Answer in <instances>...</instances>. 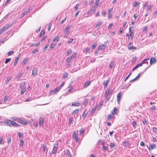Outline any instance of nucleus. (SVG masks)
<instances>
[{
    "instance_id": "nucleus-49",
    "label": "nucleus",
    "mask_w": 157,
    "mask_h": 157,
    "mask_svg": "<svg viewBox=\"0 0 157 157\" xmlns=\"http://www.w3.org/2000/svg\"><path fill=\"white\" fill-rule=\"evenodd\" d=\"M70 32L69 31H67L64 35V37H66L70 33Z\"/></svg>"
},
{
    "instance_id": "nucleus-60",
    "label": "nucleus",
    "mask_w": 157,
    "mask_h": 157,
    "mask_svg": "<svg viewBox=\"0 0 157 157\" xmlns=\"http://www.w3.org/2000/svg\"><path fill=\"white\" fill-rule=\"evenodd\" d=\"M19 136V138H21L23 136V134L21 133L20 132L18 133Z\"/></svg>"
},
{
    "instance_id": "nucleus-12",
    "label": "nucleus",
    "mask_w": 157,
    "mask_h": 157,
    "mask_svg": "<svg viewBox=\"0 0 157 157\" xmlns=\"http://www.w3.org/2000/svg\"><path fill=\"white\" fill-rule=\"evenodd\" d=\"M37 69L36 68H35L33 69V71L32 73V74L34 76H35L37 75Z\"/></svg>"
},
{
    "instance_id": "nucleus-19",
    "label": "nucleus",
    "mask_w": 157,
    "mask_h": 157,
    "mask_svg": "<svg viewBox=\"0 0 157 157\" xmlns=\"http://www.w3.org/2000/svg\"><path fill=\"white\" fill-rule=\"evenodd\" d=\"M155 62V58H151L150 60V64L151 65Z\"/></svg>"
},
{
    "instance_id": "nucleus-17",
    "label": "nucleus",
    "mask_w": 157,
    "mask_h": 157,
    "mask_svg": "<svg viewBox=\"0 0 157 157\" xmlns=\"http://www.w3.org/2000/svg\"><path fill=\"white\" fill-rule=\"evenodd\" d=\"M115 61L113 60H111L109 64V67L110 69H112L113 66L114 65Z\"/></svg>"
},
{
    "instance_id": "nucleus-42",
    "label": "nucleus",
    "mask_w": 157,
    "mask_h": 157,
    "mask_svg": "<svg viewBox=\"0 0 157 157\" xmlns=\"http://www.w3.org/2000/svg\"><path fill=\"white\" fill-rule=\"evenodd\" d=\"M14 52L13 51H10L7 53L8 56L12 55L13 54Z\"/></svg>"
},
{
    "instance_id": "nucleus-64",
    "label": "nucleus",
    "mask_w": 157,
    "mask_h": 157,
    "mask_svg": "<svg viewBox=\"0 0 157 157\" xmlns=\"http://www.w3.org/2000/svg\"><path fill=\"white\" fill-rule=\"evenodd\" d=\"M141 66H142V64L139 63L137 65H136L135 67L136 68H137L138 67H140Z\"/></svg>"
},
{
    "instance_id": "nucleus-61",
    "label": "nucleus",
    "mask_w": 157,
    "mask_h": 157,
    "mask_svg": "<svg viewBox=\"0 0 157 157\" xmlns=\"http://www.w3.org/2000/svg\"><path fill=\"white\" fill-rule=\"evenodd\" d=\"M113 24H112V23L110 24L109 25L108 29H110L113 26Z\"/></svg>"
},
{
    "instance_id": "nucleus-62",
    "label": "nucleus",
    "mask_w": 157,
    "mask_h": 157,
    "mask_svg": "<svg viewBox=\"0 0 157 157\" xmlns=\"http://www.w3.org/2000/svg\"><path fill=\"white\" fill-rule=\"evenodd\" d=\"M138 15L137 13L133 15V17L134 18L135 20H136L137 17L138 16Z\"/></svg>"
},
{
    "instance_id": "nucleus-43",
    "label": "nucleus",
    "mask_w": 157,
    "mask_h": 157,
    "mask_svg": "<svg viewBox=\"0 0 157 157\" xmlns=\"http://www.w3.org/2000/svg\"><path fill=\"white\" fill-rule=\"evenodd\" d=\"M78 112V109H77L73 111V112L72 113V114H77Z\"/></svg>"
},
{
    "instance_id": "nucleus-25",
    "label": "nucleus",
    "mask_w": 157,
    "mask_h": 157,
    "mask_svg": "<svg viewBox=\"0 0 157 157\" xmlns=\"http://www.w3.org/2000/svg\"><path fill=\"white\" fill-rule=\"evenodd\" d=\"M140 3V2H135L133 4V6H136L137 5H139Z\"/></svg>"
},
{
    "instance_id": "nucleus-32",
    "label": "nucleus",
    "mask_w": 157,
    "mask_h": 157,
    "mask_svg": "<svg viewBox=\"0 0 157 157\" xmlns=\"http://www.w3.org/2000/svg\"><path fill=\"white\" fill-rule=\"evenodd\" d=\"M19 123H20L21 124H22V122L23 120L19 117L17 118V121Z\"/></svg>"
},
{
    "instance_id": "nucleus-10",
    "label": "nucleus",
    "mask_w": 157,
    "mask_h": 157,
    "mask_svg": "<svg viewBox=\"0 0 157 157\" xmlns=\"http://www.w3.org/2000/svg\"><path fill=\"white\" fill-rule=\"evenodd\" d=\"M29 12V9L27 10L24 11L22 13L21 15L20 18H21L23 17L25 15Z\"/></svg>"
},
{
    "instance_id": "nucleus-39",
    "label": "nucleus",
    "mask_w": 157,
    "mask_h": 157,
    "mask_svg": "<svg viewBox=\"0 0 157 157\" xmlns=\"http://www.w3.org/2000/svg\"><path fill=\"white\" fill-rule=\"evenodd\" d=\"M45 33V32L44 30H42L40 32V36L41 37L42 36H43L44 35Z\"/></svg>"
},
{
    "instance_id": "nucleus-45",
    "label": "nucleus",
    "mask_w": 157,
    "mask_h": 157,
    "mask_svg": "<svg viewBox=\"0 0 157 157\" xmlns=\"http://www.w3.org/2000/svg\"><path fill=\"white\" fill-rule=\"evenodd\" d=\"M142 122L144 124L147 125V121L145 119H144L142 120Z\"/></svg>"
},
{
    "instance_id": "nucleus-46",
    "label": "nucleus",
    "mask_w": 157,
    "mask_h": 157,
    "mask_svg": "<svg viewBox=\"0 0 157 157\" xmlns=\"http://www.w3.org/2000/svg\"><path fill=\"white\" fill-rule=\"evenodd\" d=\"M60 89L59 86L55 88V89L53 91L56 93Z\"/></svg>"
},
{
    "instance_id": "nucleus-31",
    "label": "nucleus",
    "mask_w": 157,
    "mask_h": 157,
    "mask_svg": "<svg viewBox=\"0 0 157 157\" xmlns=\"http://www.w3.org/2000/svg\"><path fill=\"white\" fill-rule=\"evenodd\" d=\"M19 123H20L21 124H22V122L23 120L19 117L17 118V121Z\"/></svg>"
},
{
    "instance_id": "nucleus-24",
    "label": "nucleus",
    "mask_w": 157,
    "mask_h": 157,
    "mask_svg": "<svg viewBox=\"0 0 157 157\" xmlns=\"http://www.w3.org/2000/svg\"><path fill=\"white\" fill-rule=\"evenodd\" d=\"M129 141L128 140L124 142V146L126 147H127L128 146H129Z\"/></svg>"
},
{
    "instance_id": "nucleus-4",
    "label": "nucleus",
    "mask_w": 157,
    "mask_h": 157,
    "mask_svg": "<svg viewBox=\"0 0 157 157\" xmlns=\"http://www.w3.org/2000/svg\"><path fill=\"white\" fill-rule=\"evenodd\" d=\"M11 126L10 127H18L19 126V125L13 121H11Z\"/></svg>"
},
{
    "instance_id": "nucleus-50",
    "label": "nucleus",
    "mask_w": 157,
    "mask_h": 157,
    "mask_svg": "<svg viewBox=\"0 0 157 157\" xmlns=\"http://www.w3.org/2000/svg\"><path fill=\"white\" fill-rule=\"evenodd\" d=\"M102 149L104 150H108V147L105 146H102Z\"/></svg>"
},
{
    "instance_id": "nucleus-52",
    "label": "nucleus",
    "mask_w": 157,
    "mask_h": 157,
    "mask_svg": "<svg viewBox=\"0 0 157 157\" xmlns=\"http://www.w3.org/2000/svg\"><path fill=\"white\" fill-rule=\"evenodd\" d=\"M99 1H100V0H96L95 4L96 5V6H99V4H100V3H99Z\"/></svg>"
},
{
    "instance_id": "nucleus-11",
    "label": "nucleus",
    "mask_w": 157,
    "mask_h": 157,
    "mask_svg": "<svg viewBox=\"0 0 157 157\" xmlns=\"http://www.w3.org/2000/svg\"><path fill=\"white\" fill-rule=\"evenodd\" d=\"M42 149L43 152H44L47 150V152L48 149H47V144H44L43 145Z\"/></svg>"
},
{
    "instance_id": "nucleus-2",
    "label": "nucleus",
    "mask_w": 157,
    "mask_h": 157,
    "mask_svg": "<svg viewBox=\"0 0 157 157\" xmlns=\"http://www.w3.org/2000/svg\"><path fill=\"white\" fill-rule=\"evenodd\" d=\"M78 131H74V133L72 135V138L73 139H75V140L76 141V142H77L78 141Z\"/></svg>"
},
{
    "instance_id": "nucleus-13",
    "label": "nucleus",
    "mask_w": 157,
    "mask_h": 157,
    "mask_svg": "<svg viewBox=\"0 0 157 157\" xmlns=\"http://www.w3.org/2000/svg\"><path fill=\"white\" fill-rule=\"evenodd\" d=\"M20 57V54H19L18 55H17V57L15 59V62L14 64V65L15 66L17 63L18 61V59Z\"/></svg>"
},
{
    "instance_id": "nucleus-51",
    "label": "nucleus",
    "mask_w": 157,
    "mask_h": 157,
    "mask_svg": "<svg viewBox=\"0 0 157 157\" xmlns=\"http://www.w3.org/2000/svg\"><path fill=\"white\" fill-rule=\"evenodd\" d=\"M40 44V42H39L38 43H35L34 44H31V46H37L39 45Z\"/></svg>"
},
{
    "instance_id": "nucleus-53",
    "label": "nucleus",
    "mask_w": 157,
    "mask_h": 157,
    "mask_svg": "<svg viewBox=\"0 0 157 157\" xmlns=\"http://www.w3.org/2000/svg\"><path fill=\"white\" fill-rule=\"evenodd\" d=\"M21 89H22V90H21V94H22L25 92V91L26 90V89L24 88H21Z\"/></svg>"
},
{
    "instance_id": "nucleus-3",
    "label": "nucleus",
    "mask_w": 157,
    "mask_h": 157,
    "mask_svg": "<svg viewBox=\"0 0 157 157\" xmlns=\"http://www.w3.org/2000/svg\"><path fill=\"white\" fill-rule=\"evenodd\" d=\"M106 47V46L105 44H103L102 45H99L98 47V51H99L100 50H103V49H105Z\"/></svg>"
},
{
    "instance_id": "nucleus-40",
    "label": "nucleus",
    "mask_w": 157,
    "mask_h": 157,
    "mask_svg": "<svg viewBox=\"0 0 157 157\" xmlns=\"http://www.w3.org/2000/svg\"><path fill=\"white\" fill-rule=\"evenodd\" d=\"M72 58V57H68L66 59V61L67 63H69L70 62L71 59Z\"/></svg>"
},
{
    "instance_id": "nucleus-6",
    "label": "nucleus",
    "mask_w": 157,
    "mask_h": 157,
    "mask_svg": "<svg viewBox=\"0 0 157 157\" xmlns=\"http://www.w3.org/2000/svg\"><path fill=\"white\" fill-rule=\"evenodd\" d=\"M121 92H120L117 95V101L118 103H119L121 100Z\"/></svg>"
},
{
    "instance_id": "nucleus-28",
    "label": "nucleus",
    "mask_w": 157,
    "mask_h": 157,
    "mask_svg": "<svg viewBox=\"0 0 157 157\" xmlns=\"http://www.w3.org/2000/svg\"><path fill=\"white\" fill-rule=\"evenodd\" d=\"M128 48L129 50H136V48L134 46H132L131 47H128Z\"/></svg>"
},
{
    "instance_id": "nucleus-7",
    "label": "nucleus",
    "mask_w": 157,
    "mask_h": 157,
    "mask_svg": "<svg viewBox=\"0 0 157 157\" xmlns=\"http://www.w3.org/2000/svg\"><path fill=\"white\" fill-rule=\"evenodd\" d=\"M39 124L40 126H44V119L42 117H40L39 118Z\"/></svg>"
},
{
    "instance_id": "nucleus-30",
    "label": "nucleus",
    "mask_w": 157,
    "mask_h": 157,
    "mask_svg": "<svg viewBox=\"0 0 157 157\" xmlns=\"http://www.w3.org/2000/svg\"><path fill=\"white\" fill-rule=\"evenodd\" d=\"M19 123H20L21 124H22V122L23 120L19 117L17 118V121Z\"/></svg>"
},
{
    "instance_id": "nucleus-55",
    "label": "nucleus",
    "mask_w": 157,
    "mask_h": 157,
    "mask_svg": "<svg viewBox=\"0 0 157 157\" xmlns=\"http://www.w3.org/2000/svg\"><path fill=\"white\" fill-rule=\"evenodd\" d=\"M38 51V49L36 48V49H33V50L32 51V52L33 54H35Z\"/></svg>"
},
{
    "instance_id": "nucleus-48",
    "label": "nucleus",
    "mask_w": 157,
    "mask_h": 157,
    "mask_svg": "<svg viewBox=\"0 0 157 157\" xmlns=\"http://www.w3.org/2000/svg\"><path fill=\"white\" fill-rule=\"evenodd\" d=\"M49 45L48 44H46L45 47L43 48V51H45L47 50V48L48 47Z\"/></svg>"
},
{
    "instance_id": "nucleus-37",
    "label": "nucleus",
    "mask_w": 157,
    "mask_h": 157,
    "mask_svg": "<svg viewBox=\"0 0 157 157\" xmlns=\"http://www.w3.org/2000/svg\"><path fill=\"white\" fill-rule=\"evenodd\" d=\"M11 60V58H7L5 62V64H7V63L8 62H9Z\"/></svg>"
},
{
    "instance_id": "nucleus-16",
    "label": "nucleus",
    "mask_w": 157,
    "mask_h": 157,
    "mask_svg": "<svg viewBox=\"0 0 157 157\" xmlns=\"http://www.w3.org/2000/svg\"><path fill=\"white\" fill-rule=\"evenodd\" d=\"M11 26V25H9L8 24H6L5 25V26L2 28V30L4 31L6 29H7L8 28H9Z\"/></svg>"
},
{
    "instance_id": "nucleus-56",
    "label": "nucleus",
    "mask_w": 157,
    "mask_h": 157,
    "mask_svg": "<svg viewBox=\"0 0 157 157\" xmlns=\"http://www.w3.org/2000/svg\"><path fill=\"white\" fill-rule=\"evenodd\" d=\"M132 123H133V126L135 128L136 127V125L137 124L136 122L134 120L133 121Z\"/></svg>"
},
{
    "instance_id": "nucleus-63",
    "label": "nucleus",
    "mask_w": 157,
    "mask_h": 157,
    "mask_svg": "<svg viewBox=\"0 0 157 157\" xmlns=\"http://www.w3.org/2000/svg\"><path fill=\"white\" fill-rule=\"evenodd\" d=\"M87 113L86 112V111H84V113H83L82 115V116L83 118H84L85 117V116L87 114Z\"/></svg>"
},
{
    "instance_id": "nucleus-44",
    "label": "nucleus",
    "mask_w": 157,
    "mask_h": 157,
    "mask_svg": "<svg viewBox=\"0 0 157 157\" xmlns=\"http://www.w3.org/2000/svg\"><path fill=\"white\" fill-rule=\"evenodd\" d=\"M68 73H66L64 74L63 78L64 79H66L67 78V77Z\"/></svg>"
},
{
    "instance_id": "nucleus-47",
    "label": "nucleus",
    "mask_w": 157,
    "mask_h": 157,
    "mask_svg": "<svg viewBox=\"0 0 157 157\" xmlns=\"http://www.w3.org/2000/svg\"><path fill=\"white\" fill-rule=\"evenodd\" d=\"M29 59L28 58H26L24 60H23V63H24V64H25L28 62Z\"/></svg>"
},
{
    "instance_id": "nucleus-29",
    "label": "nucleus",
    "mask_w": 157,
    "mask_h": 157,
    "mask_svg": "<svg viewBox=\"0 0 157 157\" xmlns=\"http://www.w3.org/2000/svg\"><path fill=\"white\" fill-rule=\"evenodd\" d=\"M96 8L94 6L92 7L91 9V11H89L88 12V13L89 12V13H90V11H91L92 13H94L95 12V10Z\"/></svg>"
},
{
    "instance_id": "nucleus-21",
    "label": "nucleus",
    "mask_w": 157,
    "mask_h": 157,
    "mask_svg": "<svg viewBox=\"0 0 157 157\" xmlns=\"http://www.w3.org/2000/svg\"><path fill=\"white\" fill-rule=\"evenodd\" d=\"M117 108L114 107L113 109V111H112L111 113L113 114H116L117 113Z\"/></svg>"
},
{
    "instance_id": "nucleus-54",
    "label": "nucleus",
    "mask_w": 157,
    "mask_h": 157,
    "mask_svg": "<svg viewBox=\"0 0 157 157\" xmlns=\"http://www.w3.org/2000/svg\"><path fill=\"white\" fill-rule=\"evenodd\" d=\"M71 49H69L68 51H67V56H68L71 54Z\"/></svg>"
},
{
    "instance_id": "nucleus-36",
    "label": "nucleus",
    "mask_w": 157,
    "mask_h": 157,
    "mask_svg": "<svg viewBox=\"0 0 157 157\" xmlns=\"http://www.w3.org/2000/svg\"><path fill=\"white\" fill-rule=\"evenodd\" d=\"M60 36H59V37L56 36L55 37H54V38L53 39V41H58L59 39L60 38Z\"/></svg>"
},
{
    "instance_id": "nucleus-14",
    "label": "nucleus",
    "mask_w": 157,
    "mask_h": 157,
    "mask_svg": "<svg viewBox=\"0 0 157 157\" xmlns=\"http://www.w3.org/2000/svg\"><path fill=\"white\" fill-rule=\"evenodd\" d=\"M56 146L55 145L53 147V151H52V153L53 154H55L57 151V144H56Z\"/></svg>"
},
{
    "instance_id": "nucleus-58",
    "label": "nucleus",
    "mask_w": 157,
    "mask_h": 157,
    "mask_svg": "<svg viewBox=\"0 0 157 157\" xmlns=\"http://www.w3.org/2000/svg\"><path fill=\"white\" fill-rule=\"evenodd\" d=\"M96 109V107H94L93 109H92V110H91V113H93L94 112V111H95V109Z\"/></svg>"
},
{
    "instance_id": "nucleus-22",
    "label": "nucleus",
    "mask_w": 157,
    "mask_h": 157,
    "mask_svg": "<svg viewBox=\"0 0 157 157\" xmlns=\"http://www.w3.org/2000/svg\"><path fill=\"white\" fill-rule=\"evenodd\" d=\"M109 82V80H108L104 81L103 82V85L105 87H107L108 85V83Z\"/></svg>"
},
{
    "instance_id": "nucleus-38",
    "label": "nucleus",
    "mask_w": 157,
    "mask_h": 157,
    "mask_svg": "<svg viewBox=\"0 0 157 157\" xmlns=\"http://www.w3.org/2000/svg\"><path fill=\"white\" fill-rule=\"evenodd\" d=\"M25 82H23L21 83V85H20V88H24V86L25 84Z\"/></svg>"
},
{
    "instance_id": "nucleus-33",
    "label": "nucleus",
    "mask_w": 157,
    "mask_h": 157,
    "mask_svg": "<svg viewBox=\"0 0 157 157\" xmlns=\"http://www.w3.org/2000/svg\"><path fill=\"white\" fill-rule=\"evenodd\" d=\"M19 123H20L21 124H22V122L23 120L19 117L17 118V121Z\"/></svg>"
},
{
    "instance_id": "nucleus-35",
    "label": "nucleus",
    "mask_w": 157,
    "mask_h": 157,
    "mask_svg": "<svg viewBox=\"0 0 157 157\" xmlns=\"http://www.w3.org/2000/svg\"><path fill=\"white\" fill-rule=\"evenodd\" d=\"M72 106H78V103H76L75 102H72L71 105Z\"/></svg>"
},
{
    "instance_id": "nucleus-27",
    "label": "nucleus",
    "mask_w": 157,
    "mask_h": 157,
    "mask_svg": "<svg viewBox=\"0 0 157 157\" xmlns=\"http://www.w3.org/2000/svg\"><path fill=\"white\" fill-rule=\"evenodd\" d=\"M113 116L112 114H109L106 117V118L107 119H109L110 118H112L113 117Z\"/></svg>"
},
{
    "instance_id": "nucleus-20",
    "label": "nucleus",
    "mask_w": 157,
    "mask_h": 157,
    "mask_svg": "<svg viewBox=\"0 0 157 157\" xmlns=\"http://www.w3.org/2000/svg\"><path fill=\"white\" fill-rule=\"evenodd\" d=\"M101 21H99L96 25V28L97 29H98V27L101 25Z\"/></svg>"
},
{
    "instance_id": "nucleus-23",
    "label": "nucleus",
    "mask_w": 157,
    "mask_h": 157,
    "mask_svg": "<svg viewBox=\"0 0 157 157\" xmlns=\"http://www.w3.org/2000/svg\"><path fill=\"white\" fill-rule=\"evenodd\" d=\"M150 147H151V149H152L154 148H156V146L155 144H150Z\"/></svg>"
},
{
    "instance_id": "nucleus-5",
    "label": "nucleus",
    "mask_w": 157,
    "mask_h": 157,
    "mask_svg": "<svg viewBox=\"0 0 157 157\" xmlns=\"http://www.w3.org/2000/svg\"><path fill=\"white\" fill-rule=\"evenodd\" d=\"M84 133V130L82 128L80 130V135L81 140H82L83 138V137L84 136V135L83 134Z\"/></svg>"
},
{
    "instance_id": "nucleus-26",
    "label": "nucleus",
    "mask_w": 157,
    "mask_h": 157,
    "mask_svg": "<svg viewBox=\"0 0 157 157\" xmlns=\"http://www.w3.org/2000/svg\"><path fill=\"white\" fill-rule=\"evenodd\" d=\"M88 100L87 98H85L84 99L83 104L84 105L86 106V105L88 103Z\"/></svg>"
},
{
    "instance_id": "nucleus-18",
    "label": "nucleus",
    "mask_w": 157,
    "mask_h": 157,
    "mask_svg": "<svg viewBox=\"0 0 157 157\" xmlns=\"http://www.w3.org/2000/svg\"><path fill=\"white\" fill-rule=\"evenodd\" d=\"M90 82H91L90 81H88L86 82L83 85L84 87L86 88L90 84Z\"/></svg>"
},
{
    "instance_id": "nucleus-9",
    "label": "nucleus",
    "mask_w": 157,
    "mask_h": 157,
    "mask_svg": "<svg viewBox=\"0 0 157 157\" xmlns=\"http://www.w3.org/2000/svg\"><path fill=\"white\" fill-rule=\"evenodd\" d=\"M132 27H130L129 28V32L130 33V34H129V36H130L131 37V38L132 39V38L133 37L134 35V33L133 32H131V28H132Z\"/></svg>"
},
{
    "instance_id": "nucleus-59",
    "label": "nucleus",
    "mask_w": 157,
    "mask_h": 157,
    "mask_svg": "<svg viewBox=\"0 0 157 157\" xmlns=\"http://www.w3.org/2000/svg\"><path fill=\"white\" fill-rule=\"evenodd\" d=\"M73 40L72 39H71V38L69 39L67 41V43L69 44H70L72 42V41H73Z\"/></svg>"
},
{
    "instance_id": "nucleus-41",
    "label": "nucleus",
    "mask_w": 157,
    "mask_h": 157,
    "mask_svg": "<svg viewBox=\"0 0 157 157\" xmlns=\"http://www.w3.org/2000/svg\"><path fill=\"white\" fill-rule=\"evenodd\" d=\"M115 145V144L114 143H111L110 144V146L111 148L114 147Z\"/></svg>"
},
{
    "instance_id": "nucleus-1",
    "label": "nucleus",
    "mask_w": 157,
    "mask_h": 157,
    "mask_svg": "<svg viewBox=\"0 0 157 157\" xmlns=\"http://www.w3.org/2000/svg\"><path fill=\"white\" fill-rule=\"evenodd\" d=\"M110 89L107 88L105 95V98L106 99V102H107L110 99V97H108V96L109 92Z\"/></svg>"
},
{
    "instance_id": "nucleus-8",
    "label": "nucleus",
    "mask_w": 157,
    "mask_h": 157,
    "mask_svg": "<svg viewBox=\"0 0 157 157\" xmlns=\"http://www.w3.org/2000/svg\"><path fill=\"white\" fill-rule=\"evenodd\" d=\"M113 10V8H110L109 9V10L108 12V14H109V19H110L112 17V15L111 13V12H112Z\"/></svg>"
},
{
    "instance_id": "nucleus-15",
    "label": "nucleus",
    "mask_w": 157,
    "mask_h": 157,
    "mask_svg": "<svg viewBox=\"0 0 157 157\" xmlns=\"http://www.w3.org/2000/svg\"><path fill=\"white\" fill-rule=\"evenodd\" d=\"M11 120L9 119H6L5 120L4 122V123L6 124L9 126L10 127L11 126Z\"/></svg>"
},
{
    "instance_id": "nucleus-34",
    "label": "nucleus",
    "mask_w": 157,
    "mask_h": 157,
    "mask_svg": "<svg viewBox=\"0 0 157 157\" xmlns=\"http://www.w3.org/2000/svg\"><path fill=\"white\" fill-rule=\"evenodd\" d=\"M21 124L25 125H27L29 123V122L26 121H23Z\"/></svg>"
},
{
    "instance_id": "nucleus-57",
    "label": "nucleus",
    "mask_w": 157,
    "mask_h": 157,
    "mask_svg": "<svg viewBox=\"0 0 157 157\" xmlns=\"http://www.w3.org/2000/svg\"><path fill=\"white\" fill-rule=\"evenodd\" d=\"M56 44H55L53 43H52L50 46V48H53L55 46Z\"/></svg>"
}]
</instances>
